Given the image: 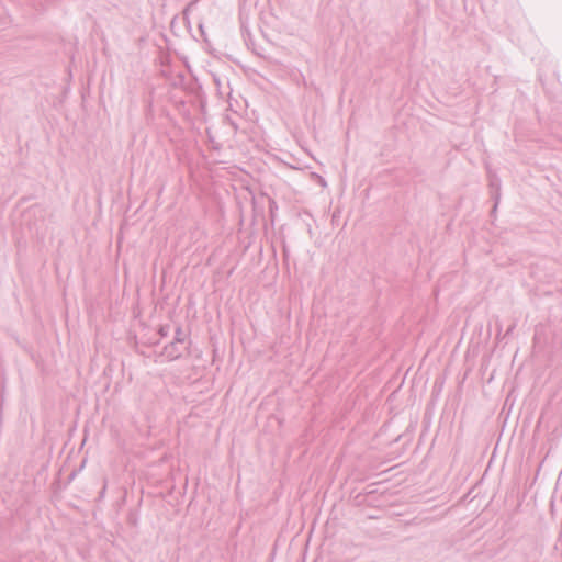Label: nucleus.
<instances>
[{
    "label": "nucleus",
    "instance_id": "nucleus-1",
    "mask_svg": "<svg viewBox=\"0 0 562 562\" xmlns=\"http://www.w3.org/2000/svg\"><path fill=\"white\" fill-rule=\"evenodd\" d=\"M189 346L190 342H181L179 338H173L172 341L164 346L158 357L164 358L166 361L177 360L189 350Z\"/></svg>",
    "mask_w": 562,
    "mask_h": 562
},
{
    "label": "nucleus",
    "instance_id": "nucleus-2",
    "mask_svg": "<svg viewBox=\"0 0 562 562\" xmlns=\"http://www.w3.org/2000/svg\"><path fill=\"white\" fill-rule=\"evenodd\" d=\"M173 338H179L181 342H190L188 340V335L183 331L181 326L176 328Z\"/></svg>",
    "mask_w": 562,
    "mask_h": 562
},
{
    "label": "nucleus",
    "instance_id": "nucleus-3",
    "mask_svg": "<svg viewBox=\"0 0 562 562\" xmlns=\"http://www.w3.org/2000/svg\"><path fill=\"white\" fill-rule=\"evenodd\" d=\"M127 524L135 527L138 524V515L134 510H130L127 515Z\"/></svg>",
    "mask_w": 562,
    "mask_h": 562
},
{
    "label": "nucleus",
    "instance_id": "nucleus-4",
    "mask_svg": "<svg viewBox=\"0 0 562 562\" xmlns=\"http://www.w3.org/2000/svg\"><path fill=\"white\" fill-rule=\"evenodd\" d=\"M200 0H193L191 2H189L187 4V7L184 8V10L182 11V15H183V20L188 21L189 22V19H188V14H189V11L199 2Z\"/></svg>",
    "mask_w": 562,
    "mask_h": 562
},
{
    "label": "nucleus",
    "instance_id": "nucleus-5",
    "mask_svg": "<svg viewBox=\"0 0 562 562\" xmlns=\"http://www.w3.org/2000/svg\"><path fill=\"white\" fill-rule=\"evenodd\" d=\"M277 210H278L277 202L272 198H269V213H270V216H271L272 221H273V217H274V212Z\"/></svg>",
    "mask_w": 562,
    "mask_h": 562
},
{
    "label": "nucleus",
    "instance_id": "nucleus-6",
    "mask_svg": "<svg viewBox=\"0 0 562 562\" xmlns=\"http://www.w3.org/2000/svg\"><path fill=\"white\" fill-rule=\"evenodd\" d=\"M375 493V490H368L366 491L364 493H359L357 496H356V499H358L359 502H362L363 498H366L367 496L371 495Z\"/></svg>",
    "mask_w": 562,
    "mask_h": 562
},
{
    "label": "nucleus",
    "instance_id": "nucleus-7",
    "mask_svg": "<svg viewBox=\"0 0 562 562\" xmlns=\"http://www.w3.org/2000/svg\"><path fill=\"white\" fill-rule=\"evenodd\" d=\"M169 330H170V326H169V325L160 326V327H159V330H158V334H159L161 337H167V336H168V334H169Z\"/></svg>",
    "mask_w": 562,
    "mask_h": 562
},
{
    "label": "nucleus",
    "instance_id": "nucleus-8",
    "mask_svg": "<svg viewBox=\"0 0 562 562\" xmlns=\"http://www.w3.org/2000/svg\"><path fill=\"white\" fill-rule=\"evenodd\" d=\"M199 30H200V32H201V35L203 36V40H204L205 42H207L206 34H205V32H204V27H203V24H202V23H200V24H199Z\"/></svg>",
    "mask_w": 562,
    "mask_h": 562
},
{
    "label": "nucleus",
    "instance_id": "nucleus-9",
    "mask_svg": "<svg viewBox=\"0 0 562 562\" xmlns=\"http://www.w3.org/2000/svg\"><path fill=\"white\" fill-rule=\"evenodd\" d=\"M105 490H106V480H104V485H103L102 490L100 491L99 498H102L104 496Z\"/></svg>",
    "mask_w": 562,
    "mask_h": 562
},
{
    "label": "nucleus",
    "instance_id": "nucleus-10",
    "mask_svg": "<svg viewBox=\"0 0 562 562\" xmlns=\"http://www.w3.org/2000/svg\"><path fill=\"white\" fill-rule=\"evenodd\" d=\"M283 254H284V257H285V258L289 256V252H288V250H286V248H285V247H283Z\"/></svg>",
    "mask_w": 562,
    "mask_h": 562
},
{
    "label": "nucleus",
    "instance_id": "nucleus-11",
    "mask_svg": "<svg viewBox=\"0 0 562 562\" xmlns=\"http://www.w3.org/2000/svg\"><path fill=\"white\" fill-rule=\"evenodd\" d=\"M76 475V472H72L70 475H69V480H72Z\"/></svg>",
    "mask_w": 562,
    "mask_h": 562
}]
</instances>
